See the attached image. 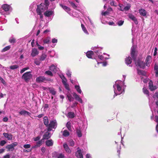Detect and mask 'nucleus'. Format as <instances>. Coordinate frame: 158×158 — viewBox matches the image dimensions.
<instances>
[{
  "mask_svg": "<svg viewBox=\"0 0 158 158\" xmlns=\"http://www.w3.org/2000/svg\"><path fill=\"white\" fill-rule=\"evenodd\" d=\"M75 142L72 139L70 140V146H73L74 145Z\"/></svg>",
  "mask_w": 158,
  "mask_h": 158,
  "instance_id": "nucleus-50",
  "label": "nucleus"
},
{
  "mask_svg": "<svg viewBox=\"0 0 158 158\" xmlns=\"http://www.w3.org/2000/svg\"><path fill=\"white\" fill-rule=\"evenodd\" d=\"M139 13L140 15L145 16L146 15V11L144 9H141L139 10Z\"/></svg>",
  "mask_w": 158,
  "mask_h": 158,
  "instance_id": "nucleus-27",
  "label": "nucleus"
},
{
  "mask_svg": "<svg viewBox=\"0 0 158 158\" xmlns=\"http://www.w3.org/2000/svg\"><path fill=\"white\" fill-rule=\"evenodd\" d=\"M154 70L156 71H158V66L156 64H155Z\"/></svg>",
  "mask_w": 158,
  "mask_h": 158,
  "instance_id": "nucleus-58",
  "label": "nucleus"
},
{
  "mask_svg": "<svg viewBox=\"0 0 158 158\" xmlns=\"http://www.w3.org/2000/svg\"><path fill=\"white\" fill-rule=\"evenodd\" d=\"M11 47L10 45L7 46L3 48L2 50V52H5L7 50H8Z\"/></svg>",
  "mask_w": 158,
  "mask_h": 158,
  "instance_id": "nucleus-39",
  "label": "nucleus"
},
{
  "mask_svg": "<svg viewBox=\"0 0 158 158\" xmlns=\"http://www.w3.org/2000/svg\"><path fill=\"white\" fill-rule=\"evenodd\" d=\"M49 5L48 0H44V3H41L39 5L37 6L36 12L41 19L43 18V13H44V11L48 9Z\"/></svg>",
  "mask_w": 158,
  "mask_h": 158,
  "instance_id": "nucleus-1",
  "label": "nucleus"
},
{
  "mask_svg": "<svg viewBox=\"0 0 158 158\" xmlns=\"http://www.w3.org/2000/svg\"><path fill=\"white\" fill-rule=\"evenodd\" d=\"M23 147L25 148H28L31 147V145L30 144H25L23 145Z\"/></svg>",
  "mask_w": 158,
  "mask_h": 158,
  "instance_id": "nucleus-52",
  "label": "nucleus"
},
{
  "mask_svg": "<svg viewBox=\"0 0 158 158\" xmlns=\"http://www.w3.org/2000/svg\"><path fill=\"white\" fill-rule=\"evenodd\" d=\"M10 155L9 154H6L3 157V158H10Z\"/></svg>",
  "mask_w": 158,
  "mask_h": 158,
  "instance_id": "nucleus-62",
  "label": "nucleus"
},
{
  "mask_svg": "<svg viewBox=\"0 0 158 158\" xmlns=\"http://www.w3.org/2000/svg\"><path fill=\"white\" fill-rule=\"evenodd\" d=\"M47 55L46 54H43L42 55L40 58V60L41 61L44 60L45 58L46 57Z\"/></svg>",
  "mask_w": 158,
  "mask_h": 158,
  "instance_id": "nucleus-42",
  "label": "nucleus"
},
{
  "mask_svg": "<svg viewBox=\"0 0 158 158\" xmlns=\"http://www.w3.org/2000/svg\"><path fill=\"white\" fill-rule=\"evenodd\" d=\"M57 158H64V155L62 154H60L58 156Z\"/></svg>",
  "mask_w": 158,
  "mask_h": 158,
  "instance_id": "nucleus-59",
  "label": "nucleus"
},
{
  "mask_svg": "<svg viewBox=\"0 0 158 158\" xmlns=\"http://www.w3.org/2000/svg\"><path fill=\"white\" fill-rule=\"evenodd\" d=\"M48 79H46L44 77L40 76L36 78V81L37 82L40 83L43 82L45 81H47Z\"/></svg>",
  "mask_w": 158,
  "mask_h": 158,
  "instance_id": "nucleus-10",
  "label": "nucleus"
},
{
  "mask_svg": "<svg viewBox=\"0 0 158 158\" xmlns=\"http://www.w3.org/2000/svg\"><path fill=\"white\" fill-rule=\"evenodd\" d=\"M1 14L2 15V16L0 17V22H2L3 23H5L7 22V20L5 18L6 17V15H4V13L3 12H0Z\"/></svg>",
  "mask_w": 158,
  "mask_h": 158,
  "instance_id": "nucleus-11",
  "label": "nucleus"
},
{
  "mask_svg": "<svg viewBox=\"0 0 158 158\" xmlns=\"http://www.w3.org/2000/svg\"><path fill=\"white\" fill-rule=\"evenodd\" d=\"M48 91L51 93L52 95H55L56 92L53 88H49Z\"/></svg>",
  "mask_w": 158,
  "mask_h": 158,
  "instance_id": "nucleus-38",
  "label": "nucleus"
},
{
  "mask_svg": "<svg viewBox=\"0 0 158 158\" xmlns=\"http://www.w3.org/2000/svg\"><path fill=\"white\" fill-rule=\"evenodd\" d=\"M19 114L21 115H28L30 116L31 115V113L29 112L26 111L25 110H22L19 112Z\"/></svg>",
  "mask_w": 158,
  "mask_h": 158,
  "instance_id": "nucleus-22",
  "label": "nucleus"
},
{
  "mask_svg": "<svg viewBox=\"0 0 158 158\" xmlns=\"http://www.w3.org/2000/svg\"><path fill=\"white\" fill-rule=\"evenodd\" d=\"M57 126V123L56 120H52L48 126V131H50L52 130V128L55 129Z\"/></svg>",
  "mask_w": 158,
  "mask_h": 158,
  "instance_id": "nucleus-4",
  "label": "nucleus"
},
{
  "mask_svg": "<svg viewBox=\"0 0 158 158\" xmlns=\"http://www.w3.org/2000/svg\"><path fill=\"white\" fill-rule=\"evenodd\" d=\"M132 62L130 56H128L125 59V63L127 65L131 64Z\"/></svg>",
  "mask_w": 158,
  "mask_h": 158,
  "instance_id": "nucleus-26",
  "label": "nucleus"
},
{
  "mask_svg": "<svg viewBox=\"0 0 158 158\" xmlns=\"http://www.w3.org/2000/svg\"><path fill=\"white\" fill-rule=\"evenodd\" d=\"M75 88L78 93L80 94H81V93L82 91L80 89V87L79 85H75Z\"/></svg>",
  "mask_w": 158,
  "mask_h": 158,
  "instance_id": "nucleus-35",
  "label": "nucleus"
},
{
  "mask_svg": "<svg viewBox=\"0 0 158 158\" xmlns=\"http://www.w3.org/2000/svg\"><path fill=\"white\" fill-rule=\"evenodd\" d=\"M81 27L82 28V29L83 31H84V33H85V34L88 35L89 33L87 31L85 27L82 24H81Z\"/></svg>",
  "mask_w": 158,
  "mask_h": 158,
  "instance_id": "nucleus-36",
  "label": "nucleus"
},
{
  "mask_svg": "<svg viewBox=\"0 0 158 158\" xmlns=\"http://www.w3.org/2000/svg\"><path fill=\"white\" fill-rule=\"evenodd\" d=\"M93 54V52L92 51H89L86 53V55L88 58H91Z\"/></svg>",
  "mask_w": 158,
  "mask_h": 158,
  "instance_id": "nucleus-28",
  "label": "nucleus"
},
{
  "mask_svg": "<svg viewBox=\"0 0 158 158\" xmlns=\"http://www.w3.org/2000/svg\"><path fill=\"white\" fill-rule=\"evenodd\" d=\"M57 42V40L55 39V38H53L52 40V42L53 43H56Z\"/></svg>",
  "mask_w": 158,
  "mask_h": 158,
  "instance_id": "nucleus-57",
  "label": "nucleus"
},
{
  "mask_svg": "<svg viewBox=\"0 0 158 158\" xmlns=\"http://www.w3.org/2000/svg\"><path fill=\"white\" fill-rule=\"evenodd\" d=\"M60 77L62 80V82L63 83L65 88L68 90H69V85L66 83L67 80L63 75H60Z\"/></svg>",
  "mask_w": 158,
  "mask_h": 158,
  "instance_id": "nucleus-6",
  "label": "nucleus"
},
{
  "mask_svg": "<svg viewBox=\"0 0 158 158\" xmlns=\"http://www.w3.org/2000/svg\"><path fill=\"white\" fill-rule=\"evenodd\" d=\"M44 124L48 127V119L47 117L45 116L44 118Z\"/></svg>",
  "mask_w": 158,
  "mask_h": 158,
  "instance_id": "nucleus-30",
  "label": "nucleus"
},
{
  "mask_svg": "<svg viewBox=\"0 0 158 158\" xmlns=\"http://www.w3.org/2000/svg\"><path fill=\"white\" fill-rule=\"evenodd\" d=\"M6 147L8 149V151H12L14 149V148L11 144L7 146Z\"/></svg>",
  "mask_w": 158,
  "mask_h": 158,
  "instance_id": "nucleus-32",
  "label": "nucleus"
},
{
  "mask_svg": "<svg viewBox=\"0 0 158 158\" xmlns=\"http://www.w3.org/2000/svg\"><path fill=\"white\" fill-rule=\"evenodd\" d=\"M155 121L158 124V116L156 115L155 117Z\"/></svg>",
  "mask_w": 158,
  "mask_h": 158,
  "instance_id": "nucleus-64",
  "label": "nucleus"
},
{
  "mask_svg": "<svg viewBox=\"0 0 158 158\" xmlns=\"http://www.w3.org/2000/svg\"><path fill=\"white\" fill-rule=\"evenodd\" d=\"M3 135L8 140H11L12 139V135L11 134L4 133Z\"/></svg>",
  "mask_w": 158,
  "mask_h": 158,
  "instance_id": "nucleus-17",
  "label": "nucleus"
},
{
  "mask_svg": "<svg viewBox=\"0 0 158 158\" xmlns=\"http://www.w3.org/2000/svg\"><path fill=\"white\" fill-rule=\"evenodd\" d=\"M71 4L72 6L74 8H76L77 7L76 5L74 3L71 2Z\"/></svg>",
  "mask_w": 158,
  "mask_h": 158,
  "instance_id": "nucleus-60",
  "label": "nucleus"
},
{
  "mask_svg": "<svg viewBox=\"0 0 158 158\" xmlns=\"http://www.w3.org/2000/svg\"><path fill=\"white\" fill-rule=\"evenodd\" d=\"M121 81H117L115 82V84L113 85V87L114 89V93L115 94L114 97L115 96L120 94L122 93L121 91V88L119 85V83H121Z\"/></svg>",
  "mask_w": 158,
  "mask_h": 158,
  "instance_id": "nucleus-2",
  "label": "nucleus"
},
{
  "mask_svg": "<svg viewBox=\"0 0 158 158\" xmlns=\"http://www.w3.org/2000/svg\"><path fill=\"white\" fill-rule=\"evenodd\" d=\"M136 48V47L135 46L133 45L131 48V56L132 57L133 59H134L135 60L136 56V54H135V52Z\"/></svg>",
  "mask_w": 158,
  "mask_h": 158,
  "instance_id": "nucleus-8",
  "label": "nucleus"
},
{
  "mask_svg": "<svg viewBox=\"0 0 158 158\" xmlns=\"http://www.w3.org/2000/svg\"><path fill=\"white\" fill-rule=\"evenodd\" d=\"M9 41L11 43H14L15 42V39L14 38H10L9 40Z\"/></svg>",
  "mask_w": 158,
  "mask_h": 158,
  "instance_id": "nucleus-47",
  "label": "nucleus"
},
{
  "mask_svg": "<svg viewBox=\"0 0 158 158\" xmlns=\"http://www.w3.org/2000/svg\"><path fill=\"white\" fill-rule=\"evenodd\" d=\"M41 151L43 153H44L45 152L46 149L44 147H43L41 148Z\"/></svg>",
  "mask_w": 158,
  "mask_h": 158,
  "instance_id": "nucleus-63",
  "label": "nucleus"
},
{
  "mask_svg": "<svg viewBox=\"0 0 158 158\" xmlns=\"http://www.w3.org/2000/svg\"><path fill=\"white\" fill-rule=\"evenodd\" d=\"M43 42L44 44H48L50 43V37H47L43 39Z\"/></svg>",
  "mask_w": 158,
  "mask_h": 158,
  "instance_id": "nucleus-20",
  "label": "nucleus"
},
{
  "mask_svg": "<svg viewBox=\"0 0 158 158\" xmlns=\"http://www.w3.org/2000/svg\"><path fill=\"white\" fill-rule=\"evenodd\" d=\"M42 139L39 140L38 142H37L36 145L38 147H40L42 144Z\"/></svg>",
  "mask_w": 158,
  "mask_h": 158,
  "instance_id": "nucleus-45",
  "label": "nucleus"
},
{
  "mask_svg": "<svg viewBox=\"0 0 158 158\" xmlns=\"http://www.w3.org/2000/svg\"><path fill=\"white\" fill-rule=\"evenodd\" d=\"M49 69L53 72L56 73L58 71V68H57L56 65L52 64L50 67Z\"/></svg>",
  "mask_w": 158,
  "mask_h": 158,
  "instance_id": "nucleus-14",
  "label": "nucleus"
},
{
  "mask_svg": "<svg viewBox=\"0 0 158 158\" xmlns=\"http://www.w3.org/2000/svg\"><path fill=\"white\" fill-rule=\"evenodd\" d=\"M6 143V141L3 140L1 141L0 142V145L1 146H3Z\"/></svg>",
  "mask_w": 158,
  "mask_h": 158,
  "instance_id": "nucleus-49",
  "label": "nucleus"
},
{
  "mask_svg": "<svg viewBox=\"0 0 158 158\" xmlns=\"http://www.w3.org/2000/svg\"><path fill=\"white\" fill-rule=\"evenodd\" d=\"M61 132L62 133V135L64 136L67 137L69 135V132L68 131L64 128L63 129V130Z\"/></svg>",
  "mask_w": 158,
  "mask_h": 158,
  "instance_id": "nucleus-19",
  "label": "nucleus"
},
{
  "mask_svg": "<svg viewBox=\"0 0 158 158\" xmlns=\"http://www.w3.org/2000/svg\"><path fill=\"white\" fill-rule=\"evenodd\" d=\"M110 4L111 5V6H116L115 5V4H114V2L113 1V0L111 1L110 2Z\"/></svg>",
  "mask_w": 158,
  "mask_h": 158,
  "instance_id": "nucleus-61",
  "label": "nucleus"
},
{
  "mask_svg": "<svg viewBox=\"0 0 158 158\" xmlns=\"http://www.w3.org/2000/svg\"><path fill=\"white\" fill-rule=\"evenodd\" d=\"M34 63L36 65H39L40 63V61L36 59L34 61Z\"/></svg>",
  "mask_w": 158,
  "mask_h": 158,
  "instance_id": "nucleus-54",
  "label": "nucleus"
},
{
  "mask_svg": "<svg viewBox=\"0 0 158 158\" xmlns=\"http://www.w3.org/2000/svg\"><path fill=\"white\" fill-rule=\"evenodd\" d=\"M149 89L151 91L154 90L157 88L156 86L153 85V83L152 81H150L149 83Z\"/></svg>",
  "mask_w": 158,
  "mask_h": 158,
  "instance_id": "nucleus-15",
  "label": "nucleus"
},
{
  "mask_svg": "<svg viewBox=\"0 0 158 158\" xmlns=\"http://www.w3.org/2000/svg\"><path fill=\"white\" fill-rule=\"evenodd\" d=\"M37 6L36 3L35 2H33L30 6V9L31 10L33 9L34 8H36Z\"/></svg>",
  "mask_w": 158,
  "mask_h": 158,
  "instance_id": "nucleus-41",
  "label": "nucleus"
},
{
  "mask_svg": "<svg viewBox=\"0 0 158 158\" xmlns=\"http://www.w3.org/2000/svg\"><path fill=\"white\" fill-rule=\"evenodd\" d=\"M53 141L51 139L47 140L46 142V145L48 146H52L53 145Z\"/></svg>",
  "mask_w": 158,
  "mask_h": 158,
  "instance_id": "nucleus-23",
  "label": "nucleus"
},
{
  "mask_svg": "<svg viewBox=\"0 0 158 158\" xmlns=\"http://www.w3.org/2000/svg\"><path fill=\"white\" fill-rule=\"evenodd\" d=\"M19 68V66L17 64L11 65L10 67V69L12 70H14L17 69Z\"/></svg>",
  "mask_w": 158,
  "mask_h": 158,
  "instance_id": "nucleus-29",
  "label": "nucleus"
},
{
  "mask_svg": "<svg viewBox=\"0 0 158 158\" xmlns=\"http://www.w3.org/2000/svg\"><path fill=\"white\" fill-rule=\"evenodd\" d=\"M2 8L3 10V11L1 12H3L4 15H9V13L8 11L11 8V7L10 5L7 4H4L2 6Z\"/></svg>",
  "mask_w": 158,
  "mask_h": 158,
  "instance_id": "nucleus-5",
  "label": "nucleus"
},
{
  "mask_svg": "<svg viewBox=\"0 0 158 158\" xmlns=\"http://www.w3.org/2000/svg\"><path fill=\"white\" fill-rule=\"evenodd\" d=\"M60 6L66 12L69 13V8L68 7L62 4H60Z\"/></svg>",
  "mask_w": 158,
  "mask_h": 158,
  "instance_id": "nucleus-24",
  "label": "nucleus"
},
{
  "mask_svg": "<svg viewBox=\"0 0 158 158\" xmlns=\"http://www.w3.org/2000/svg\"><path fill=\"white\" fill-rule=\"evenodd\" d=\"M55 8V5L53 4L52 7V9H54ZM54 12L53 10L52 9L50 10H47L44 13V15L45 16L49 17L52 15H54Z\"/></svg>",
  "mask_w": 158,
  "mask_h": 158,
  "instance_id": "nucleus-7",
  "label": "nucleus"
},
{
  "mask_svg": "<svg viewBox=\"0 0 158 158\" xmlns=\"http://www.w3.org/2000/svg\"><path fill=\"white\" fill-rule=\"evenodd\" d=\"M32 77V75L31 72H27L24 73L22 76V78L26 82H28L30 81Z\"/></svg>",
  "mask_w": 158,
  "mask_h": 158,
  "instance_id": "nucleus-3",
  "label": "nucleus"
},
{
  "mask_svg": "<svg viewBox=\"0 0 158 158\" xmlns=\"http://www.w3.org/2000/svg\"><path fill=\"white\" fill-rule=\"evenodd\" d=\"M76 116V114L73 112H70V118H73Z\"/></svg>",
  "mask_w": 158,
  "mask_h": 158,
  "instance_id": "nucleus-44",
  "label": "nucleus"
},
{
  "mask_svg": "<svg viewBox=\"0 0 158 158\" xmlns=\"http://www.w3.org/2000/svg\"><path fill=\"white\" fill-rule=\"evenodd\" d=\"M40 136H39L36 137L34 138L33 139L35 141H37L39 140H40Z\"/></svg>",
  "mask_w": 158,
  "mask_h": 158,
  "instance_id": "nucleus-51",
  "label": "nucleus"
},
{
  "mask_svg": "<svg viewBox=\"0 0 158 158\" xmlns=\"http://www.w3.org/2000/svg\"><path fill=\"white\" fill-rule=\"evenodd\" d=\"M128 16L129 18L134 22L135 24H137L138 23L137 19L133 15L131 14H129Z\"/></svg>",
  "mask_w": 158,
  "mask_h": 158,
  "instance_id": "nucleus-12",
  "label": "nucleus"
},
{
  "mask_svg": "<svg viewBox=\"0 0 158 158\" xmlns=\"http://www.w3.org/2000/svg\"><path fill=\"white\" fill-rule=\"evenodd\" d=\"M51 136V134L50 133L48 132H46L43 136V138L44 139H48Z\"/></svg>",
  "mask_w": 158,
  "mask_h": 158,
  "instance_id": "nucleus-21",
  "label": "nucleus"
},
{
  "mask_svg": "<svg viewBox=\"0 0 158 158\" xmlns=\"http://www.w3.org/2000/svg\"><path fill=\"white\" fill-rule=\"evenodd\" d=\"M37 6L36 3L35 2H33L30 6V9L31 10L33 9L34 8H36Z\"/></svg>",
  "mask_w": 158,
  "mask_h": 158,
  "instance_id": "nucleus-40",
  "label": "nucleus"
},
{
  "mask_svg": "<svg viewBox=\"0 0 158 158\" xmlns=\"http://www.w3.org/2000/svg\"><path fill=\"white\" fill-rule=\"evenodd\" d=\"M143 91L144 94H146L148 96H149V91L146 88L144 87L143 88Z\"/></svg>",
  "mask_w": 158,
  "mask_h": 158,
  "instance_id": "nucleus-37",
  "label": "nucleus"
},
{
  "mask_svg": "<svg viewBox=\"0 0 158 158\" xmlns=\"http://www.w3.org/2000/svg\"><path fill=\"white\" fill-rule=\"evenodd\" d=\"M137 72L138 74L139 75H145L146 74V73L145 72L138 69H137Z\"/></svg>",
  "mask_w": 158,
  "mask_h": 158,
  "instance_id": "nucleus-34",
  "label": "nucleus"
},
{
  "mask_svg": "<svg viewBox=\"0 0 158 158\" xmlns=\"http://www.w3.org/2000/svg\"><path fill=\"white\" fill-rule=\"evenodd\" d=\"M83 152L81 149H78L76 152V156L79 158H83L82 154Z\"/></svg>",
  "mask_w": 158,
  "mask_h": 158,
  "instance_id": "nucleus-18",
  "label": "nucleus"
},
{
  "mask_svg": "<svg viewBox=\"0 0 158 158\" xmlns=\"http://www.w3.org/2000/svg\"><path fill=\"white\" fill-rule=\"evenodd\" d=\"M73 96L74 97V98L75 99L81 103H83V101L82 99L80 98L79 96L77 95L76 93H73Z\"/></svg>",
  "mask_w": 158,
  "mask_h": 158,
  "instance_id": "nucleus-13",
  "label": "nucleus"
},
{
  "mask_svg": "<svg viewBox=\"0 0 158 158\" xmlns=\"http://www.w3.org/2000/svg\"><path fill=\"white\" fill-rule=\"evenodd\" d=\"M124 23V21L123 20H120L118 22V24L119 26H121Z\"/></svg>",
  "mask_w": 158,
  "mask_h": 158,
  "instance_id": "nucleus-53",
  "label": "nucleus"
},
{
  "mask_svg": "<svg viewBox=\"0 0 158 158\" xmlns=\"http://www.w3.org/2000/svg\"><path fill=\"white\" fill-rule=\"evenodd\" d=\"M151 56H148L146 58V61L147 66H149V64L151 61Z\"/></svg>",
  "mask_w": 158,
  "mask_h": 158,
  "instance_id": "nucleus-25",
  "label": "nucleus"
},
{
  "mask_svg": "<svg viewBox=\"0 0 158 158\" xmlns=\"http://www.w3.org/2000/svg\"><path fill=\"white\" fill-rule=\"evenodd\" d=\"M109 13L108 11H105L102 12V15L106 16V15H108Z\"/></svg>",
  "mask_w": 158,
  "mask_h": 158,
  "instance_id": "nucleus-56",
  "label": "nucleus"
},
{
  "mask_svg": "<svg viewBox=\"0 0 158 158\" xmlns=\"http://www.w3.org/2000/svg\"><path fill=\"white\" fill-rule=\"evenodd\" d=\"M45 73L47 74V75H49L51 76H53V74L52 73V72L49 70L46 71L45 72Z\"/></svg>",
  "mask_w": 158,
  "mask_h": 158,
  "instance_id": "nucleus-46",
  "label": "nucleus"
},
{
  "mask_svg": "<svg viewBox=\"0 0 158 158\" xmlns=\"http://www.w3.org/2000/svg\"><path fill=\"white\" fill-rule=\"evenodd\" d=\"M131 5L130 4H127V6H126L124 8L123 10L125 11H127L131 7Z\"/></svg>",
  "mask_w": 158,
  "mask_h": 158,
  "instance_id": "nucleus-43",
  "label": "nucleus"
},
{
  "mask_svg": "<svg viewBox=\"0 0 158 158\" xmlns=\"http://www.w3.org/2000/svg\"><path fill=\"white\" fill-rule=\"evenodd\" d=\"M39 54V52L36 48H34L32 50V52L31 54L32 57H34L37 56Z\"/></svg>",
  "mask_w": 158,
  "mask_h": 158,
  "instance_id": "nucleus-16",
  "label": "nucleus"
},
{
  "mask_svg": "<svg viewBox=\"0 0 158 158\" xmlns=\"http://www.w3.org/2000/svg\"><path fill=\"white\" fill-rule=\"evenodd\" d=\"M76 131L78 137H80L82 136V134L81 133V129L80 128L78 129H77L76 130Z\"/></svg>",
  "mask_w": 158,
  "mask_h": 158,
  "instance_id": "nucleus-31",
  "label": "nucleus"
},
{
  "mask_svg": "<svg viewBox=\"0 0 158 158\" xmlns=\"http://www.w3.org/2000/svg\"><path fill=\"white\" fill-rule=\"evenodd\" d=\"M48 108V104H45L44 106V111H46Z\"/></svg>",
  "mask_w": 158,
  "mask_h": 158,
  "instance_id": "nucleus-48",
  "label": "nucleus"
},
{
  "mask_svg": "<svg viewBox=\"0 0 158 158\" xmlns=\"http://www.w3.org/2000/svg\"><path fill=\"white\" fill-rule=\"evenodd\" d=\"M38 47L39 49L40 50H43L44 49V47L40 45H39Z\"/></svg>",
  "mask_w": 158,
  "mask_h": 158,
  "instance_id": "nucleus-55",
  "label": "nucleus"
},
{
  "mask_svg": "<svg viewBox=\"0 0 158 158\" xmlns=\"http://www.w3.org/2000/svg\"><path fill=\"white\" fill-rule=\"evenodd\" d=\"M135 64L137 68L139 67L140 68L143 69L145 66L144 63L140 60H138L135 62Z\"/></svg>",
  "mask_w": 158,
  "mask_h": 158,
  "instance_id": "nucleus-9",
  "label": "nucleus"
},
{
  "mask_svg": "<svg viewBox=\"0 0 158 158\" xmlns=\"http://www.w3.org/2000/svg\"><path fill=\"white\" fill-rule=\"evenodd\" d=\"M63 146L65 150V151L67 152L68 153L69 152V148L68 145L66 144V143H64L63 144Z\"/></svg>",
  "mask_w": 158,
  "mask_h": 158,
  "instance_id": "nucleus-33",
  "label": "nucleus"
}]
</instances>
